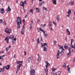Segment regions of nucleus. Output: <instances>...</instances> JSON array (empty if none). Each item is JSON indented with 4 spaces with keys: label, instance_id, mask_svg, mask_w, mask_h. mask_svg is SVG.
<instances>
[{
    "label": "nucleus",
    "instance_id": "3c124183",
    "mask_svg": "<svg viewBox=\"0 0 75 75\" xmlns=\"http://www.w3.org/2000/svg\"><path fill=\"white\" fill-rule=\"evenodd\" d=\"M53 75H57L56 73H54L53 74Z\"/></svg>",
    "mask_w": 75,
    "mask_h": 75
},
{
    "label": "nucleus",
    "instance_id": "f3484780",
    "mask_svg": "<svg viewBox=\"0 0 75 75\" xmlns=\"http://www.w3.org/2000/svg\"><path fill=\"white\" fill-rule=\"evenodd\" d=\"M46 31H44V32H43V34H44V37H47V36H48V34L46 33V34H45V33H46Z\"/></svg>",
    "mask_w": 75,
    "mask_h": 75
},
{
    "label": "nucleus",
    "instance_id": "a211bd4d",
    "mask_svg": "<svg viewBox=\"0 0 75 75\" xmlns=\"http://www.w3.org/2000/svg\"><path fill=\"white\" fill-rule=\"evenodd\" d=\"M67 67L68 68V71H69V73H71V71H70V68H69V65H68L67 66Z\"/></svg>",
    "mask_w": 75,
    "mask_h": 75
},
{
    "label": "nucleus",
    "instance_id": "bf43d9fd",
    "mask_svg": "<svg viewBox=\"0 0 75 75\" xmlns=\"http://www.w3.org/2000/svg\"><path fill=\"white\" fill-rule=\"evenodd\" d=\"M42 4V2H40V6H41Z\"/></svg>",
    "mask_w": 75,
    "mask_h": 75
},
{
    "label": "nucleus",
    "instance_id": "49530a36",
    "mask_svg": "<svg viewBox=\"0 0 75 75\" xmlns=\"http://www.w3.org/2000/svg\"><path fill=\"white\" fill-rule=\"evenodd\" d=\"M58 18H60L59 17V16H57V19H58Z\"/></svg>",
    "mask_w": 75,
    "mask_h": 75
},
{
    "label": "nucleus",
    "instance_id": "7ed1b4c3",
    "mask_svg": "<svg viewBox=\"0 0 75 75\" xmlns=\"http://www.w3.org/2000/svg\"><path fill=\"white\" fill-rule=\"evenodd\" d=\"M14 38V35H11L10 36H7L5 38V40H6V42L7 44L8 43L9 39H12Z\"/></svg>",
    "mask_w": 75,
    "mask_h": 75
},
{
    "label": "nucleus",
    "instance_id": "f8f14e48",
    "mask_svg": "<svg viewBox=\"0 0 75 75\" xmlns=\"http://www.w3.org/2000/svg\"><path fill=\"white\" fill-rule=\"evenodd\" d=\"M66 31H67L66 32V33L67 34V35H70V32L69 31V30L68 29H66Z\"/></svg>",
    "mask_w": 75,
    "mask_h": 75
},
{
    "label": "nucleus",
    "instance_id": "b1692460",
    "mask_svg": "<svg viewBox=\"0 0 75 75\" xmlns=\"http://www.w3.org/2000/svg\"><path fill=\"white\" fill-rule=\"evenodd\" d=\"M64 48H65V49H67L68 48H69L67 46V45H65L64 46Z\"/></svg>",
    "mask_w": 75,
    "mask_h": 75
},
{
    "label": "nucleus",
    "instance_id": "423d86ee",
    "mask_svg": "<svg viewBox=\"0 0 75 75\" xmlns=\"http://www.w3.org/2000/svg\"><path fill=\"white\" fill-rule=\"evenodd\" d=\"M30 75H35V71L33 69H32L31 70V71H30Z\"/></svg>",
    "mask_w": 75,
    "mask_h": 75
},
{
    "label": "nucleus",
    "instance_id": "c85d7f7f",
    "mask_svg": "<svg viewBox=\"0 0 75 75\" xmlns=\"http://www.w3.org/2000/svg\"><path fill=\"white\" fill-rule=\"evenodd\" d=\"M71 52H69L67 54V55L68 57H69V56H71Z\"/></svg>",
    "mask_w": 75,
    "mask_h": 75
},
{
    "label": "nucleus",
    "instance_id": "052dcab7",
    "mask_svg": "<svg viewBox=\"0 0 75 75\" xmlns=\"http://www.w3.org/2000/svg\"><path fill=\"white\" fill-rule=\"evenodd\" d=\"M7 48H11V46H9V47Z\"/></svg>",
    "mask_w": 75,
    "mask_h": 75
},
{
    "label": "nucleus",
    "instance_id": "ea45409f",
    "mask_svg": "<svg viewBox=\"0 0 75 75\" xmlns=\"http://www.w3.org/2000/svg\"><path fill=\"white\" fill-rule=\"evenodd\" d=\"M68 48H69L68 50L69 52H71V48L70 47H69Z\"/></svg>",
    "mask_w": 75,
    "mask_h": 75
},
{
    "label": "nucleus",
    "instance_id": "774afa93",
    "mask_svg": "<svg viewBox=\"0 0 75 75\" xmlns=\"http://www.w3.org/2000/svg\"><path fill=\"white\" fill-rule=\"evenodd\" d=\"M74 49H75V43L74 44Z\"/></svg>",
    "mask_w": 75,
    "mask_h": 75
},
{
    "label": "nucleus",
    "instance_id": "13d9d810",
    "mask_svg": "<svg viewBox=\"0 0 75 75\" xmlns=\"http://www.w3.org/2000/svg\"><path fill=\"white\" fill-rule=\"evenodd\" d=\"M14 58H16V54H14Z\"/></svg>",
    "mask_w": 75,
    "mask_h": 75
},
{
    "label": "nucleus",
    "instance_id": "37998d69",
    "mask_svg": "<svg viewBox=\"0 0 75 75\" xmlns=\"http://www.w3.org/2000/svg\"><path fill=\"white\" fill-rule=\"evenodd\" d=\"M3 58V56H0V59H2Z\"/></svg>",
    "mask_w": 75,
    "mask_h": 75
},
{
    "label": "nucleus",
    "instance_id": "dca6fc26",
    "mask_svg": "<svg viewBox=\"0 0 75 75\" xmlns=\"http://www.w3.org/2000/svg\"><path fill=\"white\" fill-rule=\"evenodd\" d=\"M21 33L22 35H23V34H24V28H22V31L21 32Z\"/></svg>",
    "mask_w": 75,
    "mask_h": 75
},
{
    "label": "nucleus",
    "instance_id": "680f3d73",
    "mask_svg": "<svg viewBox=\"0 0 75 75\" xmlns=\"http://www.w3.org/2000/svg\"><path fill=\"white\" fill-rule=\"evenodd\" d=\"M24 53L25 54V55H26V52H24Z\"/></svg>",
    "mask_w": 75,
    "mask_h": 75
},
{
    "label": "nucleus",
    "instance_id": "f704fd0d",
    "mask_svg": "<svg viewBox=\"0 0 75 75\" xmlns=\"http://www.w3.org/2000/svg\"><path fill=\"white\" fill-rule=\"evenodd\" d=\"M3 23L4 25H7V23H6V21H4L3 22Z\"/></svg>",
    "mask_w": 75,
    "mask_h": 75
},
{
    "label": "nucleus",
    "instance_id": "0eeeda50",
    "mask_svg": "<svg viewBox=\"0 0 75 75\" xmlns=\"http://www.w3.org/2000/svg\"><path fill=\"white\" fill-rule=\"evenodd\" d=\"M49 28L50 30H52V22H51L50 23Z\"/></svg>",
    "mask_w": 75,
    "mask_h": 75
},
{
    "label": "nucleus",
    "instance_id": "a878e982",
    "mask_svg": "<svg viewBox=\"0 0 75 75\" xmlns=\"http://www.w3.org/2000/svg\"><path fill=\"white\" fill-rule=\"evenodd\" d=\"M64 54V51H61L60 52V54L62 55H63V54Z\"/></svg>",
    "mask_w": 75,
    "mask_h": 75
},
{
    "label": "nucleus",
    "instance_id": "39448f33",
    "mask_svg": "<svg viewBox=\"0 0 75 75\" xmlns=\"http://www.w3.org/2000/svg\"><path fill=\"white\" fill-rule=\"evenodd\" d=\"M4 12H5V11H4V8H0V13H1V14H3L4 13Z\"/></svg>",
    "mask_w": 75,
    "mask_h": 75
},
{
    "label": "nucleus",
    "instance_id": "de8ad7c7",
    "mask_svg": "<svg viewBox=\"0 0 75 75\" xmlns=\"http://www.w3.org/2000/svg\"><path fill=\"white\" fill-rule=\"evenodd\" d=\"M24 4H27V1H24Z\"/></svg>",
    "mask_w": 75,
    "mask_h": 75
},
{
    "label": "nucleus",
    "instance_id": "5fc2aeb1",
    "mask_svg": "<svg viewBox=\"0 0 75 75\" xmlns=\"http://www.w3.org/2000/svg\"><path fill=\"white\" fill-rule=\"evenodd\" d=\"M16 40H17V39H16V38H13V40L14 41H16Z\"/></svg>",
    "mask_w": 75,
    "mask_h": 75
},
{
    "label": "nucleus",
    "instance_id": "58836bf2",
    "mask_svg": "<svg viewBox=\"0 0 75 75\" xmlns=\"http://www.w3.org/2000/svg\"><path fill=\"white\" fill-rule=\"evenodd\" d=\"M54 45H56L57 44V42L56 41L54 40Z\"/></svg>",
    "mask_w": 75,
    "mask_h": 75
},
{
    "label": "nucleus",
    "instance_id": "6e6d98bb",
    "mask_svg": "<svg viewBox=\"0 0 75 75\" xmlns=\"http://www.w3.org/2000/svg\"><path fill=\"white\" fill-rule=\"evenodd\" d=\"M27 17V15H26L25 16V18H26Z\"/></svg>",
    "mask_w": 75,
    "mask_h": 75
},
{
    "label": "nucleus",
    "instance_id": "f257e3e1",
    "mask_svg": "<svg viewBox=\"0 0 75 75\" xmlns=\"http://www.w3.org/2000/svg\"><path fill=\"white\" fill-rule=\"evenodd\" d=\"M17 20L16 21H17V29L18 30L20 28V24H21L22 20H21V18L20 17H18L16 18Z\"/></svg>",
    "mask_w": 75,
    "mask_h": 75
},
{
    "label": "nucleus",
    "instance_id": "cd10ccee",
    "mask_svg": "<svg viewBox=\"0 0 75 75\" xmlns=\"http://www.w3.org/2000/svg\"><path fill=\"white\" fill-rule=\"evenodd\" d=\"M29 11L30 13H31L32 14H33V9H31Z\"/></svg>",
    "mask_w": 75,
    "mask_h": 75
},
{
    "label": "nucleus",
    "instance_id": "c756f323",
    "mask_svg": "<svg viewBox=\"0 0 75 75\" xmlns=\"http://www.w3.org/2000/svg\"><path fill=\"white\" fill-rule=\"evenodd\" d=\"M52 70L53 72H54L55 71V70H56V68L52 67Z\"/></svg>",
    "mask_w": 75,
    "mask_h": 75
},
{
    "label": "nucleus",
    "instance_id": "338daca9",
    "mask_svg": "<svg viewBox=\"0 0 75 75\" xmlns=\"http://www.w3.org/2000/svg\"><path fill=\"white\" fill-rule=\"evenodd\" d=\"M12 42L13 43V44H14V43H15V42H14V41H12Z\"/></svg>",
    "mask_w": 75,
    "mask_h": 75
},
{
    "label": "nucleus",
    "instance_id": "8fccbe9b",
    "mask_svg": "<svg viewBox=\"0 0 75 75\" xmlns=\"http://www.w3.org/2000/svg\"><path fill=\"white\" fill-rule=\"evenodd\" d=\"M58 21H60V18H59L58 19H57Z\"/></svg>",
    "mask_w": 75,
    "mask_h": 75
},
{
    "label": "nucleus",
    "instance_id": "e433bc0d",
    "mask_svg": "<svg viewBox=\"0 0 75 75\" xmlns=\"http://www.w3.org/2000/svg\"><path fill=\"white\" fill-rule=\"evenodd\" d=\"M71 5H72V6H73V5L74 4V2L73 1H71Z\"/></svg>",
    "mask_w": 75,
    "mask_h": 75
},
{
    "label": "nucleus",
    "instance_id": "a18cd8bd",
    "mask_svg": "<svg viewBox=\"0 0 75 75\" xmlns=\"http://www.w3.org/2000/svg\"><path fill=\"white\" fill-rule=\"evenodd\" d=\"M70 16V14H68V15H67V17H68V18H69V16Z\"/></svg>",
    "mask_w": 75,
    "mask_h": 75
},
{
    "label": "nucleus",
    "instance_id": "79ce46f5",
    "mask_svg": "<svg viewBox=\"0 0 75 75\" xmlns=\"http://www.w3.org/2000/svg\"><path fill=\"white\" fill-rule=\"evenodd\" d=\"M45 63L47 64H49V63L47 61H45Z\"/></svg>",
    "mask_w": 75,
    "mask_h": 75
},
{
    "label": "nucleus",
    "instance_id": "c9c22d12",
    "mask_svg": "<svg viewBox=\"0 0 75 75\" xmlns=\"http://www.w3.org/2000/svg\"><path fill=\"white\" fill-rule=\"evenodd\" d=\"M53 23L54 24V25H57V23H56V22H55L53 21Z\"/></svg>",
    "mask_w": 75,
    "mask_h": 75
},
{
    "label": "nucleus",
    "instance_id": "1a4fd4ad",
    "mask_svg": "<svg viewBox=\"0 0 75 75\" xmlns=\"http://www.w3.org/2000/svg\"><path fill=\"white\" fill-rule=\"evenodd\" d=\"M59 54L60 53L59 52V50H58L57 52V59H58L59 58Z\"/></svg>",
    "mask_w": 75,
    "mask_h": 75
},
{
    "label": "nucleus",
    "instance_id": "393cba45",
    "mask_svg": "<svg viewBox=\"0 0 75 75\" xmlns=\"http://www.w3.org/2000/svg\"><path fill=\"white\" fill-rule=\"evenodd\" d=\"M39 30H40V31H42V32H43V33H44V30H43V29H42V28H39Z\"/></svg>",
    "mask_w": 75,
    "mask_h": 75
},
{
    "label": "nucleus",
    "instance_id": "c03bdc74",
    "mask_svg": "<svg viewBox=\"0 0 75 75\" xmlns=\"http://www.w3.org/2000/svg\"><path fill=\"white\" fill-rule=\"evenodd\" d=\"M71 45V47L72 48H74V46H73V45H72H72Z\"/></svg>",
    "mask_w": 75,
    "mask_h": 75
},
{
    "label": "nucleus",
    "instance_id": "473e14b6",
    "mask_svg": "<svg viewBox=\"0 0 75 75\" xmlns=\"http://www.w3.org/2000/svg\"><path fill=\"white\" fill-rule=\"evenodd\" d=\"M50 64H47L46 65V68H48V66H50Z\"/></svg>",
    "mask_w": 75,
    "mask_h": 75
},
{
    "label": "nucleus",
    "instance_id": "864d4df0",
    "mask_svg": "<svg viewBox=\"0 0 75 75\" xmlns=\"http://www.w3.org/2000/svg\"><path fill=\"white\" fill-rule=\"evenodd\" d=\"M38 43H40V42H39V39L38 38Z\"/></svg>",
    "mask_w": 75,
    "mask_h": 75
},
{
    "label": "nucleus",
    "instance_id": "9d476101",
    "mask_svg": "<svg viewBox=\"0 0 75 75\" xmlns=\"http://www.w3.org/2000/svg\"><path fill=\"white\" fill-rule=\"evenodd\" d=\"M4 68H5L7 70L9 68H10V66L9 65H8L7 66H4Z\"/></svg>",
    "mask_w": 75,
    "mask_h": 75
},
{
    "label": "nucleus",
    "instance_id": "4c0bfd02",
    "mask_svg": "<svg viewBox=\"0 0 75 75\" xmlns=\"http://www.w3.org/2000/svg\"><path fill=\"white\" fill-rule=\"evenodd\" d=\"M43 9H44L45 10V11H47V8H46L44 7Z\"/></svg>",
    "mask_w": 75,
    "mask_h": 75
},
{
    "label": "nucleus",
    "instance_id": "72a5a7b5",
    "mask_svg": "<svg viewBox=\"0 0 75 75\" xmlns=\"http://www.w3.org/2000/svg\"><path fill=\"white\" fill-rule=\"evenodd\" d=\"M73 41H74V40H73V39H71V45H72V42H73Z\"/></svg>",
    "mask_w": 75,
    "mask_h": 75
},
{
    "label": "nucleus",
    "instance_id": "2f4dec72",
    "mask_svg": "<svg viewBox=\"0 0 75 75\" xmlns=\"http://www.w3.org/2000/svg\"><path fill=\"white\" fill-rule=\"evenodd\" d=\"M30 30H31L33 28V24H31L30 26Z\"/></svg>",
    "mask_w": 75,
    "mask_h": 75
},
{
    "label": "nucleus",
    "instance_id": "a19ab883",
    "mask_svg": "<svg viewBox=\"0 0 75 75\" xmlns=\"http://www.w3.org/2000/svg\"><path fill=\"white\" fill-rule=\"evenodd\" d=\"M38 23H40V19H38Z\"/></svg>",
    "mask_w": 75,
    "mask_h": 75
},
{
    "label": "nucleus",
    "instance_id": "5701e85b",
    "mask_svg": "<svg viewBox=\"0 0 75 75\" xmlns=\"http://www.w3.org/2000/svg\"><path fill=\"white\" fill-rule=\"evenodd\" d=\"M63 68L65 67V68H66V66H67V64L66 63H64V65H63Z\"/></svg>",
    "mask_w": 75,
    "mask_h": 75
},
{
    "label": "nucleus",
    "instance_id": "412c9836",
    "mask_svg": "<svg viewBox=\"0 0 75 75\" xmlns=\"http://www.w3.org/2000/svg\"><path fill=\"white\" fill-rule=\"evenodd\" d=\"M71 10H70V9H68V11L67 12V14H71Z\"/></svg>",
    "mask_w": 75,
    "mask_h": 75
},
{
    "label": "nucleus",
    "instance_id": "0e129e2a",
    "mask_svg": "<svg viewBox=\"0 0 75 75\" xmlns=\"http://www.w3.org/2000/svg\"><path fill=\"white\" fill-rule=\"evenodd\" d=\"M8 48L7 47L6 48V51H8Z\"/></svg>",
    "mask_w": 75,
    "mask_h": 75
},
{
    "label": "nucleus",
    "instance_id": "aec40b11",
    "mask_svg": "<svg viewBox=\"0 0 75 75\" xmlns=\"http://www.w3.org/2000/svg\"><path fill=\"white\" fill-rule=\"evenodd\" d=\"M36 12L38 13H39L40 12V8H36Z\"/></svg>",
    "mask_w": 75,
    "mask_h": 75
},
{
    "label": "nucleus",
    "instance_id": "f03ea898",
    "mask_svg": "<svg viewBox=\"0 0 75 75\" xmlns=\"http://www.w3.org/2000/svg\"><path fill=\"white\" fill-rule=\"evenodd\" d=\"M16 62L17 64H19V65H17V69L16 70V71L18 72V70H19V69L22 66V64H23V62L22 61H20L18 60H17Z\"/></svg>",
    "mask_w": 75,
    "mask_h": 75
},
{
    "label": "nucleus",
    "instance_id": "4d7b16f0",
    "mask_svg": "<svg viewBox=\"0 0 75 75\" xmlns=\"http://www.w3.org/2000/svg\"><path fill=\"white\" fill-rule=\"evenodd\" d=\"M45 3V1H43L42 2V4H44Z\"/></svg>",
    "mask_w": 75,
    "mask_h": 75
},
{
    "label": "nucleus",
    "instance_id": "6ab92c4d",
    "mask_svg": "<svg viewBox=\"0 0 75 75\" xmlns=\"http://www.w3.org/2000/svg\"><path fill=\"white\" fill-rule=\"evenodd\" d=\"M31 60V57H29L28 59V62H30Z\"/></svg>",
    "mask_w": 75,
    "mask_h": 75
},
{
    "label": "nucleus",
    "instance_id": "69168bd1",
    "mask_svg": "<svg viewBox=\"0 0 75 75\" xmlns=\"http://www.w3.org/2000/svg\"><path fill=\"white\" fill-rule=\"evenodd\" d=\"M18 0H16V2L17 3H18Z\"/></svg>",
    "mask_w": 75,
    "mask_h": 75
},
{
    "label": "nucleus",
    "instance_id": "bb28decb",
    "mask_svg": "<svg viewBox=\"0 0 75 75\" xmlns=\"http://www.w3.org/2000/svg\"><path fill=\"white\" fill-rule=\"evenodd\" d=\"M8 11H11V8H10V6H8Z\"/></svg>",
    "mask_w": 75,
    "mask_h": 75
},
{
    "label": "nucleus",
    "instance_id": "2eb2a0df",
    "mask_svg": "<svg viewBox=\"0 0 75 75\" xmlns=\"http://www.w3.org/2000/svg\"><path fill=\"white\" fill-rule=\"evenodd\" d=\"M56 1V0H53L52 1V2L53 3V4L56 5V4H57V2Z\"/></svg>",
    "mask_w": 75,
    "mask_h": 75
},
{
    "label": "nucleus",
    "instance_id": "4be33fe9",
    "mask_svg": "<svg viewBox=\"0 0 75 75\" xmlns=\"http://www.w3.org/2000/svg\"><path fill=\"white\" fill-rule=\"evenodd\" d=\"M44 51H47V47H44Z\"/></svg>",
    "mask_w": 75,
    "mask_h": 75
},
{
    "label": "nucleus",
    "instance_id": "7c9ffc66",
    "mask_svg": "<svg viewBox=\"0 0 75 75\" xmlns=\"http://www.w3.org/2000/svg\"><path fill=\"white\" fill-rule=\"evenodd\" d=\"M43 46H46V45L47 46V47H48V46H47V43H43Z\"/></svg>",
    "mask_w": 75,
    "mask_h": 75
},
{
    "label": "nucleus",
    "instance_id": "6e6552de",
    "mask_svg": "<svg viewBox=\"0 0 75 75\" xmlns=\"http://www.w3.org/2000/svg\"><path fill=\"white\" fill-rule=\"evenodd\" d=\"M58 47H59L60 49L62 51H65V50L63 48L62 46H60L59 45Z\"/></svg>",
    "mask_w": 75,
    "mask_h": 75
},
{
    "label": "nucleus",
    "instance_id": "603ef678",
    "mask_svg": "<svg viewBox=\"0 0 75 75\" xmlns=\"http://www.w3.org/2000/svg\"><path fill=\"white\" fill-rule=\"evenodd\" d=\"M43 25V27H45L46 25V24H45L44 25Z\"/></svg>",
    "mask_w": 75,
    "mask_h": 75
},
{
    "label": "nucleus",
    "instance_id": "9b49d317",
    "mask_svg": "<svg viewBox=\"0 0 75 75\" xmlns=\"http://www.w3.org/2000/svg\"><path fill=\"white\" fill-rule=\"evenodd\" d=\"M45 71L46 73V75H48V69L47 68H46L45 69Z\"/></svg>",
    "mask_w": 75,
    "mask_h": 75
},
{
    "label": "nucleus",
    "instance_id": "4468645a",
    "mask_svg": "<svg viewBox=\"0 0 75 75\" xmlns=\"http://www.w3.org/2000/svg\"><path fill=\"white\" fill-rule=\"evenodd\" d=\"M20 5L21 6H22L23 7H24V3L22 1L21 2Z\"/></svg>",
    "mask_w": 75,
    "mask_h": 75
},
{
    "label": "nucleus",
    "instance_id": "ddd939ff",
    "mask_svg": "<svg viewBox=\"0 0 75 75\" xmlns=\"http://www.w3.org/2000/svg\"><path fill=\"white\" fill-rule=\"evenodd\" d=\"M4 67L3 68L1 69L0 68V72H4Z\"/></svg>",
    "mask_w": 75,
    "mask_h": 75
},
{
    "label": "nucleus",
    "instance_id": "09e8293b",
    "mask_svg": "<svg viewBox=\"0 0 75 75\" xmlns=\"http://www.w3.org/2000/svg\"><path fill=\"white\" fill-rule=\"evenodd\" d=\"M3 22V20L2 19H0V23H2Z\"/></svg>",
    "mask_w": 75,
    "mask_h": 75
},
{
    "label": "nucleus",
    "instance_id": "e2e57ef3",
    "mask_svg": "<svg viewBox=\"0 0 75 75\" xmlns=\"http://www.w3.org/2000/svg\"><path fill=\"white\" fill-rule=\"evenodd\" d=\"M43 46H44L43 45H42V43H41V47H43Z\"/></svg>",
    "mask_w": 75,
    "mask_h": 75
},
{
    "label": "nucleus",
    "instance_id": "20e7f679",
    "mask_svg": "<svg viewBox=\"0 0 75 75\" xmlns=\"http://www.w3.org/2000/svg\"><path fill=\"white\" fill-rule=\"evenodd\" d=\"M5 31L8 34H10L11 32V30L10 29H8V28H6L5 30Z\"/></svg>",
    "mask_w": 75,
    "mask_h": 75
}]
</instances>
